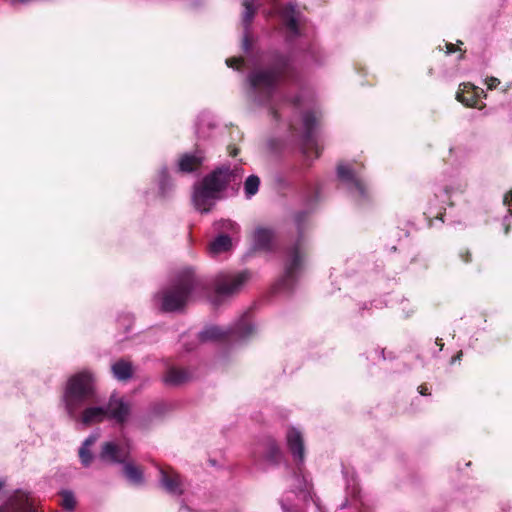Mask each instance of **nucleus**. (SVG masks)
Segmentation results:
<instances>
[{
  "instance_id": "obj_1",
  "label": "nucleus",
  "mask_w": 512,
  "mask_h": 512,
  "mask_svg": "<svg viewBox=\"0 0 512 512\" xmlns=\"http://www.w3.org/2000/svg\"><path fill=\"white\" fill-rule=\"evenodd\" d=\"M94 379L90 372L82 371L70 377L67 382L63 402L68 415L85 426L100 423L105 419L124 423L129 415V405L122 399L112 395L106 406H92L79 412L84 405L94 400Z\"/></svg>"
},
{
  "instance_id": "obj_2",
  "label": "nucleus",
  "mask_w": 512,
  "mask_h": 512,
  "mask_svg": "<svg viewBox=\"0 0 512 512\" xmlns=\"http://www.w3.org/2000/svg\"><path fill=\"white\" fill-rule=\"evenodd\" d=\"M288 59L282 57L270 69L255 70L248 75L254 101L260 105L268 106L275 119L279 118L278 109L273 103L279 82L290 72Z\"/></svg>"
},
{
  "instance_id": "obj_3",
  "label": "nucleus",
  "mask_w": 512,
  "mask_h": 512,
  "mask_svg": "<svg viewBox=\"0 0 512 512\" xmlns=\"http://www.w3.org/2000/svg\"><path fill=\"white\" fill-rule=\"evenodd\" d=\"M203 281L196 276L192 268L180 270L172 284L158 292L155 299L161 303V309L165 312L182 310L190 301L193 294L203 290Z\"/></svg>"
},
{
  "instance_id": "obj_4",
  "label": "nucleus",
  "mask_w": 512,
  "mask_h": 512,
  "mask_svg": "<svg viewBox=\"0 0 512 512\" xmlns=\"http://www.w3.org/2000/svg\"><path fill=\"white\" fill-rule=\"evenodd\" d=\"M232 177L229 167H221L206 175L194 186L192 202L196 210L207 213L215 205L219 194L226 188Z\"/></svg>"
},
{
  "instance_id": "obj_5",
  "label": "nucleus",
  "mask_w": 512,
  "mask_h": 512,
  "mask_svg": "<svg viewBox=\"0 0 512 512\" xmlns=\"http://www.w3.org/2000/svg\"><path fill=\"white\" fill-rule=\"evenodd\" d=\"M305 266V253L300 242L289 247L284 256V274L277 281L274 289L277 292H289L296 284Z\"/></svg>"
},
{
  "instance_id": "obj_6",
  "label": "nucleus",
  "mask_w": 512,
  "mask_h": 512,
  "mask_svg": "<svg viewBox=\"0 0 512 512\" xmlns=\"http://www.w3.org/2000/svg\"><path fill=\"white\" fill-rule=\"evenodd\" d=\"M253 331L254 326L245 314L229 328H221L218 326H208L204 328L199 332L198 339L201 342L218 340L241 341L249 337Z\"/></svg>"
},
{
  "instance_id": "obj_7",
  "label": "nucleus",
  "mask_w": 512,
  "mask_h": 512,
  "mask_svg": "<svg viewBox=\"0 0 512 512\" xmlns=\"http://www.w3.org/2000/svg\"><path fill=\"white\" fill-rule=\"evenodd\" d=\"M100 459L108 463H122L127 480L134 485H142L145 481L143 471L131 462H126L129 457L127 449L120 448L114 442H107L103 445L99 455Z\"/></svg>"
},
{
  "instance_id": "obj_8",
  "label": "nucleus",
  "mask_w": 512,
  "mask_h": 512,
  "mask_svg": "<svg viewBox=\"0 0 512 512\" xmlns=\"http://www.w3.org/2000/svg\"><path fill=\"white\" fill-rule=\"evenodd\" d=\"M250 279L251 273L247 270L219 273L214 279V292L219 297L231 296L239 292Z\"/></svg>"
},
{
  "instance_id": "obj_9",
  "label": "nucleus",
  "mask_w": 512,
  "mask_h": 512,
  "mask_svg": "<svg viewBox=\"0 0 512 512\" xmlns=\"http://www.w3.org/2000/svg\"><path fill=\"white\" fill-rule=\"evenodd\" d=\"M336 171L337 178L357 202L361 203L368 199L369 195L365 183L349 164H339Z\"/></svg>"
},
{
  "instance_id": "obj_10",
  "label": "nucleus",
  "mask_w": 512,
  "mask_h": 512,
  "mask_svg": "<svg viewBox=\"0 0 512 512\" xmlns=\"http://www.w3.org/2000/svg\"><path fill=\"white\" fill-rule=\"evenodd\" d=\"M316 116L312 111H306L302 114V134L301 149L306 158H310L314 153L317 158L320 155L319 146L315 137Z\"/></svg>"
},
{
  "instance_id": "obj_11",
  "label": "nucleus",
  "mask_w": 512,
  "mask_h": 512,
  "mask_svg": "<svg viewBox=\"0 0 512 512\" xmlns=\"http://www.w3.org/2000/svg\"><path fill=\"white\" fill-rule=\"evenodd\" d=\"M0 512H37L27 491L16 490L5 503Z\"/></svg>"
},
{
  "instance_id": "obj_12",
  "label": "nucleus",
  "mask_w": 512,
  "mask_h": 512,
  "mask_svg": "<svg viewBox=\"0 0 512 512\" xmlns=\"http://www.w3.org/2000/svg\"><path fill=\"white\" fill-rule=\"evenodd\" d=\"M159 469V484L170 495L180 496L184 492V484L181 476L173 469Z\"/></svg>"
},
{
  "instance_id": "obj_13",
  "label": "nucleus",
  "mask_w": 512,
  "mask_h": 512,
  "mask_svg": "<svg viewBox=\"0 0 512 512\" xmlns=\"http://www.w3.org/2000/svg\"><path fill=\"white\" fill-rule=\"evenodd\" d=\"M286 441L294 460L302 464L304 462V442L301 432L294 427L289 428Z\"/></svg>"
},
{
  "instance_id": "obj_14",
  "label": "nucleus",
  "mask_w": 512,
  "mask_h": 512,
  "mask_svg": "<svg viewBox=\"0 0 512 512\" xmlns=\"http://www.w3.org/2000/svg\"><path fill=\"white\" fill-rule=\"evenodd\" d=\"M205 155L202 150H195L192 153L183 154L178 162V168L181 172L191 173L197 171L203 164Z\"/></svg>"
},
{
  "instance_id": "obj_15",
  "label": "nucleus",
  "mask_w": 512,
  "mask_h": 512,
  "mask_svg": "<svg viewBox=\"0 0 512 512\" xmlns=\"http://www.w3.org/2000/svg\"><path fill=\"white\" fill-rule=\"evenodd\" d=\"M244 12H243V26H244V35H243V49L245 52H248L251 48V41L249 37V28L250 24L254 18L256 13V5L255 0H245L243 2Z\"/></svg>"
},
{
  "instance_id": "obj_16",
  "label": "nucleus",
  "mask_w": 512,
  "mask_h": 512,
  "mask_svg": "<svg viewBox=\"0 0 512 512\" xmlns=\"http://www.w3.org/2000/svg\"><path fill=\"white\" fill-rule=\"evenodd\" d=\"M274 242V232L271 229L258 227L253 233V245L255 249L271 251Z\"/></svg>"
},
{
  "instance_id": "obj_17",
  "label": "nucleus",
  "mask_w": 512,
  "mask_h": 512,
  "mask_svg": "<svg viewBox=\"0 0 512 512\" xmlns=\"http://www.w3.org/2000/svg\"><path fill=\"white\" fill-rule=\"evenodd\" d=\"M261 453L263 454V460L271 465L280 463L283 457L280 447L273 439H267L261 444Z\"/></svg>"
},
{
  "instance_id": "obj_18",
  "label": "nucleus",
  "mask_w": 512,
  "mask_h": 512,
  "mask_svg": "<svg viewBox=\"0 0 512 512\" xmlns=\"http://www.w3.org/2000/svg\"><path fill=\"white\" fill-rule=\"evenodd\" d=\"M280 15L284 20L285 26L289 30V32L293 36H297L299 31L297 22L298 12L296 6L291 3L285 5L284 7L281 8Z\"/></svg>"
},
{
  "instance_id": "obj_19",
  "label": "nucleus",
  "mask_w": 512,
  "mask_h": 512,
  "mask_svg": "<svg viewBox=\"0 0 512 512\" xmlns=\"http://www.w3.org/2000/svg\"><path fill=\"white\" fill-rule=\"evenodd\" d=\"M191 379V374L186 369H178L175 367H171L166 372L163 381L166 385L169 386H178L186 383Z\"/></svg>"
},
{
  "instance_id": "obj_20",
  "label": "nucleus",
  "mask_w": 512,
  "mask_h": 512,
  "mask_svg": "<svg viewBox=\"0 0 512 512\" xmlns=\"http://www.w3.org/2000/svg\"><path fill=\"white\" fill-rule=\"evenodd\" d=\"M111 369L114 377L121 381L130 379L133 374L132 364L124 359L116 361Z\"/></svg>"
},
{
  "instance_id": "obj_21",
  "label": "nucleus",
  "mask_w": 512,
  "mask_h": 512,
  "mask_svg": "<svg viewBox=\"0 0 512 512\" xmlns=\"http://www.w3.org/2000/svg\"><path fill=\"white\" fill-rule=\"evenodd\" d=\"M99 435L97 433L90 434L85 441L83 442L80 450H79V457L81 460V463L87 467L90 465L92 461V454L89 450V448L97 441Z\"/></svg>"
},
{
  "instance_id": "obj_22",
  "label": "nucleus",
  "mask_w": 512,
  "mask_h": 512,
  "mask_svg": "<svg viewBox=\"0 0 512 512\" xmlns=\"http://www.w3.org/2000/svg\"><path fill=\"white\" fill-rule=\"evenodd\" d=\"M232 246L231 238L228 235L221 234L217 236L209 245V253L217 255L230 250Z\"/></svg>"
},
{
  "instance_id": "obj_23",
  "label": "nucleus",
  "mask_w": 512,
  "mask_h": 512,
  "mask_svg": "<svg viewBox=\"0 0 512 512\" xmlns=\"http://www.w3.org/2000/svg\"><path fill=\"white\" fill-rule=\"evenodd\" d=\"M259 186H260L259 177L256 175H250L245 180V183H244V193H245L246 197L251 198L252 196H254L258 192Z\"/></svg>"
},
{
  "instance_id": "obj_24",
  "label": "nucleus",
  "mask_w": 512,
  "mask_h": 512,
  "mask_svg": "<svg viewBox=\"0 0 512 512\" xmlns=\"http://www.w3.org/2000/svg\"><path fill=\"white\" fill-rule=\"evenodd\" d=\"M76 500L72 492H62V507L67 511H73L75 508Z\"/></svg>"
},
{
  "instance_id": "obj_25",
  "label": "nucleus",
  "mask_w": 512,
  "mask_h": 512,
  "mask_svg": "<svg viewBox=\"0 0 512 512\" xmlns=\"http://www.w3.org/2000/svg\"><path fill=\"white\" fill-rule=\"evenodd\" d=\"M462 86H463V89H461V88L459 89V91L456 94V99L459 102L465 104L466 106H473L475 104V100H474L473 95L466 96L465 93H464L465 89L470 87V85L469 84H463Z\"/></svg>"
},
{
  "instance_id": "obj_26",
  "label": "nucleus",
  "mask_w": 512,
  "mask_h": 512,
  "mask_svg": "<svg viewBox=\"0 0 512 512\" xmlns=\"http://www.w3.org/2000/svg\"><path fill=\"white\" fill-rule=\"evenodd\" d=\"M169 187H170V180H169L168 172H167L166 168H163L160 172V179H159V190L163 196L166 195Z\"/></svg>"
},
{
  "instance_id": "obj_27",
  "label": "nucleus",
  "mask_w": 512,
  "mask_h": 512,
  "mask_svg": "<svg viewBox=\"0 0 512 512\" xmlns=\"http://www.w3.org/2000/svg\"><path fill=\"white\" fill-rule=\"evenodd\" d=\"M442 210L443 206H436L435 212L430 210L429 212H424V215L429 219V221L431 220L432 217H434L435 219L442 220Z\"/></svg>"
},
{
  "instance_id": "obj_28",
  "label": "nucleus",
  "mask_w": 512,
  "mask_h": 512,
  "mask_svg": "<svg viewBox=\"0 0 512 512\" xmlns=\"http://www.w3.org/2000/svg\"><path fill=\"white\" fill-rule=\"evenodd\" d=\"M222 228L224 230L231 231L232 233H237L238 230H239L238 225L235 222L231 221V220H224V221H222Z\"/></svg>"
},
{
  "instance_id": "obj_29",
  "label": "nucleus",
  "mask_w": 512,
  "mask_h": 512,
  "mask_svg": "<svg viewBox=\"0 0 512 512\" xmlns=\"http://www.w3.org/2000/svg\"><path fill=\"white\" fill-rule=\"evenodd\" d=\"M243 59L241 58H230V59H227L226 60V64L227 66L229 67H232V68H236V69H239L240 66L243 64Z\"/></svg>"
},
{
  "instance_id": "obj_30",
  "label": "nucleus",
  "mask_w": 512,
  "mask_h": 512,
  "mask_svg": "<svg viewBox=\"0 0 512 512\" xmlns=\"http://www.w3.org/2000/svg\"><path fill=\"white\" fill-rule=\"evenodd\" d=\"M307 217H308V214L306 212L298 213L295 216V223L299 230L302 228V224L306 221Z\"/></svg>"
},
{
  "instance_id": "obj_31",
  "label": "nucleus",
  "mask_w": 512,
  "mask_h": 512,
  "mask_svg": "<svg viewBox=\"0 0 512 512\" xmlns=\"http://www.w3.org/2000/svg\"><path fill=\"white\" fill-rule=\"evenodd\" d=\"M435 198L437 201H441V203H445L447 200H448V190L447 189H442L439 191V194L436 193L435 194Z\"/></svg>"
},
{
  "instance_id": "obj_32",
  "label": "nucleus",
  "mask_w": 512,
  "mask_h": 512,
  "mask_svg": "<svg viewBox=\"0 0 512 512\" xmlns=\"http://www.w3.org/2000/svg\"><path fill=\"white\" fill-rule=\"evenodd\" d=\"M500 81L495 77H490L486 80V84L489 89L496 88L499 85Z\"/></svg>"
},
{
  "instance_id": "obj_33",
  "label": "nucleus",
  "mask_w": 512,
  "mask_h": 512,
  "mask_svg": "<svg viewBox=\"0 0 512 512\" xmlns=\"http://www.w3.org/2000/svg\"><path fill=\"white\" fill-rule=\"evenodd\" d=\"M503 202L509 209H512V189L505 194Z\"/></svg>"
},
{
  "instance_id": "obj_34",
  "label": "nucleus",
  "mask_w": 512,
  "mask_h": 512,
  "mask_svg": "<svg viewBox=\"0 0 512 512\" xmlns=\"http://www.w3.org/2000/svg\"><path fill=\"white\" fill-rule=\"evenodd\" d=\"M445 47H446V49H447V50H446V53H447V54L453 53V52H455V51L457 50V49H456V47H455V45H454V44H452V43H445Z\"/></svg>"
},
{
  "instance_id": "obj_35",
  "label": "nucleus",
  "mask_w": 512,
  "mask_h": 512,
  "mask_svg": "<svg viewBox=\"0 0 512 512\" xmlns=\"http://www.w3.org/2000/svg\"><path fill=\"white\" fill-rule=\"evenodd\" d=\"M462 357V351L458 352L455 356L451 358L450 364H454L457 361H460Z\"/></svg>"
},
{
  "instance_id": "obj_36",
  "label": "nucleus",
  "mask_w": 512,
  "mask_h": 512,
  "mask_svg": "<svg viewBox=\"0 0 512 512\" xmlns=\"http://www.w3.org/2000/svg\"><path fill=\"white\" fill-rule=\"evenodd\" d=\"M418 393H420L421 395H428L429 392H428V388L426 386H418Z\"/></svg>"
},
{
  "instance_id": "obj_37",
  "label": "nucleus",
  "mask_w": 512,
  "mask_h": 512,
  "mask_svg": "<svg viewBox=\"0 0 512 512\" xmlns=\"http://www.w3.org/2000/svg\"><path fill=\"white\" fill-rule=\"evenodd\" d=\"M460 257L463 259V261H464L465 263H468V262H470V260H471V259H470V252H469V251H466V252H465V254H462V253H461V254H460Z\"/></svg>"
},
{
  "instance_id": "obj_38",
  "label": "nucleus",
  "mask_w": 512,
  "mask_h": 512,
  "mask_svg": "<svg viewBox=\"0 0 512 512\" xmlns=\"http://www.w3.org/2000/svg\"><path fill=\"white\" fill-rule=\"evenodd\" d=\"M119 320H123V322L127 323L128 325L132 323V317L129 314L119 318Z\"/></svg>"
},
{
  "instance_id": "obj_39",
  "label": "nucleus",
  "mask_w": 512,
  "mask_h": 512,
  "mask_svg": "<svg viewBox=\"0 0 512 512\" xmlns=\"http://www.w3.org/2000/svg\"><path fill=\"white\" fill-rule=\"evenodd\" d=\"M435 343H436L437 346H439L438 351L440 352L443 349V346H444V344L442 342V339L437 338Z\"/></svg>"
},
{
  "instance_id": "obj_40",
  "label": "nucleus",
  "mask_w": 512,
  "mask_h": 512,
  "mask_svg": "<svg viewBox=\"0 0 512 512\" xmlns=\"http://www.w3.org/2000/svg\"><path fill=\"white\" fill-rule=\"evenodd\" d=\"M298 102H299V98L294 99L292 102L293 106H297Z\"/></svg>"
},
{
  "instance_id": "obj_41",
  "label": "nucleus",
  "mask_w": 512,
  "mask_h": 512,
  "mask_svg": "<svg viewBox=\"0 0 512 512\" xmlns=\"http://www.w3.org/2000/svg\"><path fill=\"white\" fill-rule=\"evenodd\" d=\"M4 487V482L0 480V490Z\"/></svg>"
}]
</instances>
